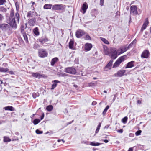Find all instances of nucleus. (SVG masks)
Here are the masks:
<instances>
[{
  "label": "nucleus",
  "instance_id": "1",
  "mask_svg": "<svg viewBox=\"0 0 151 151\" xmlns=\"http://www.w3.org/2000/svg\"><path fill=\"white\" fill-rule=\"evenodd\" d=\"M20 21V15L18 12H16L14 15V11L13 8L11 9L9 18L10 25L6 23L0 24V28L4 32H8L10 30L11 26L14 29L17 27V23L19 24Z\"/></svg>",
  "mask_w": 151,
  "mask_h": 151
},
{
  "label": "nucleus",
  "instance_id": "2",
  "mask_svg": "<svg viewBox=\"0 0 151 151\" xmlns=\"http://www.w3.org/2000/svg\"><path fill=\"white\" fill-rule=\"evenodd\" d=\"M118 50H117L115 48H111L109 55L113 59H115L117 57V55H119Z\"/></svg>",
  "mask_w": 151,
  "mask_h": 151
},
{
  "label": "nucleus",
  "instance_id": "3",
  "mask_svg": "<svg viewBox=\"0 0 151 151\" xmlns=\"http://www.w3.org/2000/svg\"><path fill=\"white\" fill-rule=\"evenodd\" d=\"M126 55H123L120 57L114 64L113 68H116L118 67L120 64L124 60Z\"/></svg>",
  "mask_w": 151,
  "mask_h": 151
},
{
  "label": "nucleus",
  "instance_id": "4",
  "mask_svg": "<svg viewBox=\"0 0 151 151\" xmlns=\"http://www.w3.org/2000/svg\"><path fill=\"white\" fill-rule=\"evenodd\" d=\"M64 72L72 74H75L76 73V69L73 67L66 68L64 69Z\"/></svg>",
  "mask_w": 151,
  "mask_h": 151
},
{
  "label": "nucleus",
  "instance_id": "5",
  "mask_svg": "<svg viewBox=\"0 0 151 151\" xmlns=\"http://www.w3.org/2000/svg\"><path fill=\"white\" fill-rule=\"evenodd\" d=\"M38 55L40 57L45 58L47 56L48 53L45 49H40L38 50Z\"/></svg>",
  "mask_w": 151,
  "mask_h": 151
},
{
  "label": "nucleus",
  "instance_id": "6",
  "mask_svg": "<svg viewBox=\"0 0 151 151\" xmlns=\"http://www.w3.org/2000/svg\"><path fill=\"white\" fill-rule=\"evenodd\" d=\"M65 7V6L62 4H57L53 5L52 7V10H63Z\"/></svg>",
  "mask_w": 151,
  "mask_h": 151
},
{
  "label": "nucleus",
  "instance_id": "7",
  "mask_svg": "<svg viewBox=\"0 0 151 151\" xmlns=\"http://www.w3.org/2000/svg\"><path fill=\"white\" fill-rule=\"evenodd\" d=\"M137 9V7L136 5H133L131 6L130 8V14L135 15L138 14Z\"/></svg>",
  "mask_w": 151,
  "mask_h": 151
},
{
  "label": "nucleus",
  "instance_id": "8",
  "mask_svg": "<svg viewBox=\"0 0 151 151\" xmlns=\"http://www.w3.org/2000/svg\"><path fill=\"white\" fill-rule=\"evenodd\" d=\"M49 40L48 39L46 35L42 36L39 38L37 40L40 42L41 45H43L44 43L47 42Z\"/></svg>",
  "mask_w": 151,
  "mask_h": 151
},
{
  "label": "nucleus",
  "instance_id": "9",
  "mask_svg": "<svg viewBox=\"0 0 151 151\" xmlns=\"http://www.w3.org/2000/svg\"><path fill=\"white\" fill-rule=\"evenodd\" d=\"M86 34L85 32L83 30L78 29L76 32V35L78 38H80Z\"/></svg>",
  "mask_w": 151,
  "mask_h": 151
},
{
  "label": "nucleus",
  "instance_id": "10",
  "mask_svg": "<svg viewBox=\"0 0 151 151\" xmlns=\"http://www.w3.org/2000/svg\"><path fill=\"white\" fill-rule=\"evenodd\" d=\"M150 53L147 50H145L142 52L141 55V57L143 58H147L149 56Z\"/></svg>",
  "mask_w": 151,
  "mask_h": 151
},
{
  "label": "nucleus",
  "instance_id": "11",
  "mask_svg": "<svg viewBox=\"0 0 151 151\" xmlns=\"http://www.w3.org/2000/svg\"><path fill=\"white\" fill-rule=\"evenodd\" d=\"M32 76L34 77L37 78L39 79L42 78H45L46 76L45 74L37 73H32Z\"/></svg>",
  "mask_w": 151,
  "mask_h": 151
},
{
  "label": "nucleus",
  "instance_id": "12",
  "mask_svg": "<svg viewBox=\"0 0 151 151\" xmlns=\"http://www.w3.org/2000/svg\"><path fill=\"white\" fill-rule=\"evenodd\" d=\"M128 49L127 47H126V46H124L121 47L120 49H118L119 55L126 52Z\"/></svg>",
  "mask_w": 151,
  "mask_h": 151
},
{
  "label": "nucleus",
  "instance_id": "13",
  "mask_svg": "<svg viewBox=\"0 0 151 151\" xmlns=\"http://www.w3.org/2000/svg\"><path fill=\"white\" fill-rule=\"evenodd\" d=\"M148 24L149 22L148 20V18H147L145 21L144 22L142 25L140 31L142 32L145 29Z\"/></svg>",
  "mask_w": 151,
  "mask_h": 151
},
{
  "label": "nucleus",
  "instance_id": "14",
  "mask_svg": "<svg viewBox=\"0 0 151 151\" xmlns=\"http://www.w3.org/2000/svg\"><path fill=\"white\" fill-rule=\"evenodd\" d=\"M60 81L57 80H54L52 81L53 84L52 85V87L51 90H52L54 89L56 87L57 85V83H60Z\"/></svg>",
  "mask_w": 151,
  "mask_h": 151
},
{
  "label": "nucleus",
  "instance_id": "15",
  "mask_svg": "<svg viewBox=\"0 0 151 151\" xmlns=\"http://www.w3.org/2000/svg\"><path fill=\"white\" fill-rule=\"evenodd\" d=\"M27 27V23L25 24H22L20 27V31L21 34L25 33L26 32L24 31V29Z\"/></svg>",
  "mask_w": 151,
  "mask_h": 151
},
{
  "label": "nucleus",
  "instance_id": "16",
  "mask_svg": "<svg viewBox=\"0 0 151 151\" xmlns=\"http://www.w3.org/2000/svg\"><path fill=\"white\" fill-rule=\"evenodd\" d=\"M92 47V45L89 43H86L85 45V49L86 51H89Z\"/></svg>",
  "mask_w": 151,
  "mask_h": 151
},
{
  "label": "nucleus",
  "instance_id": "17",
  "mask_svg": "<svg viewBox=\"0 0 151 151\" xmlns=\"http://www.w3.org/2000/svg\"><path fill=\"white\" fill-rule=\"evenodd\" d=\"M126 72V70H121L117 72L116 73L118 77H121L124 75V73Z\"/></svg>",
  "mask_w": 151,
  "mask_h": 151
},
{
  "label": "nucleus",
  "instance_id": "18",
  "mask_svg": "<svg viewBox=\"0 0 151 151\" xmlns=\"http://www.w3.org/2000/svg\"><path fill=\"white\" fill-rule=\"evenodd\" d=\"M135 62L133 61H132L131 62L128 63L125 67V68H131L134 66V63Z\"/></svg>",
  "mask_w": 151,
  "mask_h": 151
},
{
  "label": "nucleus",
  "instance_id": "19",
  "mask_svg": "<svg viewBox=\"0 0 151 151\" xmlns=\"http://www.w3.org/2000/svg\"><path fill=\"white\" fill-rule=\"evenodd\" d=\"M36 22V19L35 18H32L29 19L28 22L31 26H33Z\"/></svg>",
  "mask_w": 151,
  "mask_h": 151
},
{
  "label": "nucleus",
  "instance_id": "20",
  "mask_svg": "<svg viewBox=\"0 0 151 151\" xmlns=\"http://www.w3.org/2000/svg\"><path fill=\"white\" fill-rule=\"evenodd\" d=\"M88 7V6L86 3L85 2L83 4L82 6L81 7V9L83 11V14L86 12Z\"/></svg>",
  "mask_w": 151,
  "mask_h": 151
},
{
  "label": "nucleus",
  "instance_id": "21",
  "mask_svg": "<svg viewBox=\"0 0 151 151\" xmlns=\"http://www.w3.org/2000/svg\"><path fill=\"white\" fill-rule=\"evenodd\" d=\"M36 14V12H35L29 11L27 13V17H32L34 16Z\"/></svg>",
  "mask_w": 151,
  "mask_h": 151
},
{
  "label": "nucleus",
  "instance_id": "22",
  "mask_svg": "<svg viewBox=\"0 0 151 151\" xmlns=\"http://www.w3.org/2000/svg\"><path fill=\"white\" fill-rule=\"evenodd\" d=\"M113 62V60H111L107 64V65L105 66V69H111V67L112 64Z\"/></svg>",
  "mask_w": 151,
  "mask_h": 151
},
{
  "label": "nucleus",
  "instance_id": "23",
  "mask_svg": "<svg viewBox=\"0 0 151 151\" xmlns=\"http://www.w3.org/2000/svg\"><path fill=\"white\" fill-rule=\"evenodd\" d=\"M59 60L58 58L57 57H55L53 58L51 61V65L53 66Z\"/></svg>",
  "mask_w": 151,
  "mask_h": 151
},
{
  "label": "nucleus",
  "instance_id": "24",
  "mask_svg": "<svg viewBox=\"0 0 151 151\" xmlns=\"http://www.w3.org/2000/svg\"><path fill=\"white\" fill-rule=\"evenodd\" d=\"M5 110H9L11 111H14L15 109L12 106H8L4 108Z\"/></svg>",
  "mask_w": 151,
  "mask_h": 151
},
{
  "label": "nucleus",
  "instance_id": "25",
  "mask_svg": "<svg viewBox=\"0 0 151 151\" xmlns=\"http://www.w3.org/2000/svg\"><path fill=\"white\" fill-rule=\"evenodd\" d=\"M33 32L35 35L37 36H38L40 34L39 29L38 27H36L33 29Z\"/></svg>",
  "mask_w": 151,
  "mask_h": 151
},
{
  "label": "nucleus",
  "instance_id": "26",
  "mask_svg": "<svg viewBox=\"0 0 151 151\" xmlns=\"http://www.w3.org/2000/svg\"><path fill=\"white\" fill-rule=\"evenodd\" d=\"M53 5L51 4H45L43 6V8L46 9H51Z\"/></svg>",
  "mask_w": 151,
  "mask_h": 151
},
{
  "label": "nucleus",
  "instance_id": "27",
  "mask_svg": "<svg viewBox=\"0 0 151 151\" xmlns=\"http://www.w3.org/2000/svg\"><path fill=\"white\" fill-rule=\"evenodd\" d=\"M23 36V37L24 38V40L26 42V43H28L29 42V41L28 39V37H27V34L26 32L22 33V34Z\"/></svg>",
  "mask_w": 151,
  "mask_h": 151
},
{
  "label": "nucleus",
  "instance_id": "28",
  "mask_svg": "<svg viewBox=\"0 0 151 151\" xmlns=\"http://www.w3.org/2000/svg\"><path fill=\"white\" fill-rule=\"evenodd\" d=\"M101 144H102V143L95 142H90V145L93 146H98L99 145H100Z\"/></svg>",
  "mask_w": 151,
  "mask_h": 151
},
{
  "label": "nucleus",
  "instance_id": "29",
  "mask_svg": "<svg viewBox=\"0 0 151 151\" xmlns=\"http://www.w3.org/2000/svg\"><path fill=\"white\" fill-rule=\"evenodd\" d=\"M4 142H7L11 141V139L8 137L4 136Z\"/></svg>",
  "mask_w": 151,
  "mask_h": 151
},
{
  "label": "nucleus",
  "instance_id": "30",
  "mask_svg": "<svg viewBox=\"0 0 151 151\" xmlns=\"http://www.w3.org/2000/svg\"><path fill=\"white\" fill-rule=\"evenodd\" d=\"M73 44L74 41L73 40H71L69 43V48L71 49H73Z\"/></svg>",
  "mask_w": 151,
  "mask_h": 151
},
{
  "label": "nucleus",
  "instance_id": "31",
  "mask_svg": "<svg viewBox=\"0 0 151 151\" xmlns=\"http://www.w3.org/2000/svg\"><path fill=\"white\" fill-rule=\"evenodd\" d=\"M85 36L84 37L85 40H91V38L88 33H86Z\"/></svg>",
  "mask_w": 151,
  "mask_h": 151
},
{
  "label": "nucleus",
  "instance_id": "32",
  "mask_svg": "<svg viewBox=\"0 0 151 151\" xmlns=\"http://www.w3.org/2000/svg\"><path fill=\"white\" fill-rule=\"evenodd\" d=\"M53 108V106L52 105H49L47 106L46 107V109L49 111H52Z\"/></svg>",
  "mask_w": 151,
  "mask_h": 151
},
{
  "label": "nucleus",
  "instance_id": "33",
  "mask_svg": "<svg viewBox=\"0 0 151 151\" xmlns=\"http://www.w3.org/2000/svg\"><path fill=\"white\" fill-rule=\"evenodd\" d=\"M104 54L105 55H109L110 54L109 52L108 49V48L106 47H104Z\"/></svg>",
  "mask_w": 151,
  "mask_h": 151
},
{
  "label": "nucleus",
  "instance_id": "34",
  "mask_svg": "<svg viewBox=\"0 0 151 151\" xmlns=\"http://www.w3.org/2000/svg\"><path fill=\"white\" fill-rule=\"evenodd\" d=\"M8 70L7 68H4L0 67V72H6L8 71Z\"/></svg>",
  "mask_w": 151,
  "mask_h": 151
},
{
  "label": "nucleus",
  "instance_id": "35",
  "mask_svg": "<svg viewBox=\"0 0 151 151\" xmlns=\"http://www.w3.org/2000/svg\"><path fill=\"white\" fill-rule=\"evenodd\" d=\"M40 122V120L38 119H35L33 122L34 125H36L37 124Z\"/></svg>",
  "mask_w": 151,
  "mask_h": 151
},
{
  "label": "nucleus",
  "instance_id": "36",
  "mask_svg": "<svg viewBox=\"0 0 151 151\" xmlns=\"http://www.w3.org/2000/svg\"><path fill=\"white\" fill-rule=\"evenodd\" d=\"M101 40L104 42L105 44L108 45L109 44V41L106 39L104 38L101 37Z\"/></svg>",
  "mask_w": 151,
  "mask_h": 151
},
{
  "label": "nucleus",
  "instance_id": "37",
  "mask_svg": "<svg viewBox=\"0 0 151 151\" xmlns=\"http://www.w3.org/2000/svg\"><path fill=\"white\" fill-rule=\"evenodd\" d=\"M109 106H108V105L106 107V108H105L104 111L103 112L102 114L103 115H104L106 114L107 110L109 109Z\"/></svg>",
  "mask_w": 151,
  "mask_h": 151
},
{
  "label": "nucleus",
  "instance_id": "38",
  "mask_svg": "<svg viewBox=\"0 0 151 151\" xmlns=\"http://www.w3.org/2000/svg\"><path fill=\"white\" fill-rule=\"evenodd\" d=\"M39 93L37 92L36 93H32V96L34 98H36L37 97L39 96Z\"/></svg>",
  "mask_w": 151,
  "mask_h": 151
},
{
  "label": "nucleus",
  "instance_id": "39",
  "mask_svg": "<svg viewBox=\"0 0 151 151\" xmlns=\"http://www.w3.org/2000/svg\"><path fill=\"white\" fill-rule=\"evenodd\" d=\"M101 126V123H100L99 124L98 126H97V128L96 129V131H95L96 133H97L98 132L99 130L100 129Z\"/></svg>",
  "mask_w": 151,
  "mask_h": 151
},
{
  "label": "nucleus",
  "instance_id": "40",
  "mask_svg": "<svg viewBox=\"0 0 151 151\" xmlns=\"http://www.w3.org/2000/svg\"><path fill=\"white\" fill-rule=\"evenodd\" d=\"M40 45L37 43H35L33 46V48L34 49H37L40 47Z\"/></svg>",
  "mask_w": 151,
  "mask_h": 151
},
{
  "label": "nucleus",
  "instance_id": "41",
  "mask_svg": "<svg viewBox=\"0 0 151 151\" xmlns=\"http://www.w3.org/2000/svg\"><path fill=\"white\" fill-rule=\"evenodd\" d=\"M127 116H125L122 119V122L124 123L125 124L127 122Z\"/></svg>",
  "mask_w": 151,
  "mask_h": 151
},
{
  "label": "nucleus",
  "instance_id": "42",
  "mask_svg": "<svg viewBox=\"0 0 151 151\" xmlns=\"http://www.w3.org/2000/svg\"><path fill=\"white\" fill-rule=\"evenodd\" d=\"M0 11L4 12H6L7 11V9L3 7H0Z\"/></svg>",
  "mask_w": 151,
  "mask_h": 151
},
{
  "label": "nucleus",
  "instance_id": "43",
  "mask_svg": "<svg viewBox=\"0 0 151 151\" xmlns=\"http://www.w3.org/2000/svg\"><path fill=\"white\" fill-rule=\"evenodd\" d=\"M141 132L142 131L141 130H138L135 132V135L136 136L139 135L141 134Z\"/></svg>",
  "mask_w": 151,
  "mask_h": 151
},
{
  "label": "nucleus",
  "instance_id": "44",
  "mask_svg": "<svg viewBox=\"0 0 151 151\" xmlns=\"http://www.w3.org/2000/svg\"><path fill=\"white\" fill-rule=\"evenodd\" d=\"M36 133L38 134H40L43 133V132L42 131H40L38 129L36 130L35 131Z\"/></svg>",
  "mask_w": 151,
  "mask_h": 151
},
{
  "label": "nucleus",
  "instance_id": "45",
  "mask_svg": "<svg viewBox=\"0 0 151 151\" xmlns=\"http://www.w3.org/2000/svg\"><path fill=\"white\" fill-rule=\"evenodd\" d=\"M15 5L16 10H17V11H18L19 10V5L18 2H16L15 3Z\"/></svg>",
  "mask_w": 151,
  "mask_h": 151
},
{
  "label": "nucleus",
  "instance_id": "46",
  "mask_svg": "<svg viewBox=\"0 0 151 151\" xmlns=\"http://www.w3.org/2000/svg\"><path fill=\"white\" fill-rule=\"evenodd\" d=\"M6 2V0H0V5L4 4Z\"/></svg>",
  "mask_w": 151,
  "mask_h": 151
},
{
  "label": "nucleus",
  "instance_id": "47",
  "mask_svg": "<svg viewBox=\"0 0 151 151\" xmlns=\"http://www.w3.org/2000/svg\"><path fill=\"white\" fill-rule=\"evenodd\" d=\"M88 85L89 86H95V83L92 82L89 83Z\"/></svg>",
  "mask_w": 151,
  "mask_h": 151
},
{
  "label": "nucleus",
  "instance_id": "48",
  "mask_svg": "<svg viewBox=\"0 0 151 151\" xmlns=\"http://www.w3.org/2000/svg\"><path fill=\"white\" fill-rule=\"evenodd\" d=\"M18 40L20 43H23L24 41L21 38H18Z\"/></svg>",
  "mask_w": 151,
  "mask_h": 151
},
{
  "label": "nucleus",
  "instance_id": "49",
  "mask_svg": "<svg viewBox=\"0 0 151 151\" xmlns=\"http://www.w3.org/2000/svg\"><path fill=\"white\" fill-rule=\"evenodd\" d=\"M133 44L131 42L130 44H129V45L127 47L128 49L130 48L132 46Z\"/></svg>",
  "mask_w": 151,
  "mask_h": 151
},
{
  "label": "nucleus",
  "instance_id": "50",
  "mask_svg": "<svg viewBox=\"0 0 151 151\" xmlns=\"http://www.w3.org/2000/svg\"><path fill=\"white\" fill-rule=\"evenodd\" d=\"M44 114L43 113L42 114L40 117V120H42L44 119Z\"/></svg>",
  "mask_w": 151,
  "mask_h": 151
},
{
  "label": "nucleus",
  "instance_id": "51",
  "mask_svg": "<svg viewBox=\"0 0 151 151\" xmlns=\"http://www.w3.org/2000/svg\"><path fill=\"white\" fill-rule=\"evenodd\" d=\"M123 132V130L122 129H119V130H118L117 131V132H118L121 133H122Z\"/></svg>",
  "mask_w": 151,
  "mask_h": 151
},
{
  "label": "nucleus",
  "instance_id": "52",
  "mask_svg": "<svg viewBox=\"0 0 151 151\" xmlns=\"http://www.w3.org/2000/svg\"><path fill=\"white\" fill-rule=\"evenodd\" d=\"M134 136V134L133 133H130L129 134V136L131 137H133Z\"/></svg>",
  "mask_w": 151,
  "mask_h": 151
},
{
  "label": "nucleus",
  "instance_id": "53",
  "mask_svg": "<svg viewBox=\"0 0 151 151\" xmlns=\"http://www.w3.org/2000/svg\"><path fill=\"white\" fill-rule=\"evenodd\" d=\"M104 1V0H100V5L101 6L103 5Z\"/></svg>",
  "mask_w": 151,
  "mask_h": 151
},
{
  "label": "nucleus",
  "instance_id": "54",
  "mask_svg": "<svg viewBox=\"0 0 151 151\" xmlns=\"http://www.w3.org/2000/svg\"><path fill=\"white\" fill-rule=\"evenodd\" d=\"M97 104V102L95 101H93L92 103V105L94 106L96 105Z\"/></svg>",
  "mask_w": 151,
  "mask_h": 151
},
{
  "label": "nucleus",
  "instance_id": "55",
  "mask_svg": "<svg viewBox=\"0 0 151 151\" xmlns=\"http://www.w3.org/2000/svg\"><path fill=\"white\" fill-rule=\"evenodd\" d=\"M3 17L2 15L0 14V21H2Z\"/></svg>",
  "mask_w": 151,
  "mask_h": 151
},
{
  "label": "nucleus",
  "instance_id": "56",
  "mask_svg": "<svg viewBox=\"0 0 151 151\" xmlns=\"http://www.w3.org/2000/svg\"><path fill=\"white\" fill-rule=\"evenodd\" d=\"M61 141H62L63 143H64L65 142V141L63 139H58L57 140V141L58 142H59Z\"/></svg>",
  "mask_w": 151,
  "mask_h": 151
},
{
  "label": "nucleus",
  "instance_id": "57",
  "mask_svg": "<svg viewBox=\"0 0 151 151\" xmlns=\"http://www.w3.org/2000/svg\"><path fill=\"white\" fill-rule=\"evenodd\" d=\"M62 74L63 76H67L68 75V74L64 73H62Z\"/></svg>",
  "mask_w": 151,
  "mask_h": 151
},
{
  "label": "nucleus",
  "instance_id": "58",
  "mask_svg": "<svg viewBox=\"0 0 151 151\" xmlns=\"http://www.w3.org/2000/svg\"><path fill=\"white\" fill-rule=\"evenodd\" d=\"M141 101H140V100H138L137 101V103L138 104H141Z\"/></svg>",
  "mask_w": 151,
  "mask_h": 151
},
{
  "label": "nucleus",
  "instance_id": "59",
  "mask_svg": "<svg viewBox=\"0 0 151 151\" xmlns=\"http://www.w3.org/2000/svg\"><path fill=\"white\" fill-rule=\"evenodd\" d=\"M128 151H133V148L131 147L129 148Z\"/></svg>",
  "mask_w": 151,
  "mask_h": 151
},
{
  "label": "nucleus",
  "instance_id": "60",
  "mask_svg": "<svg viewBox=\"0 0 151 151\" xmlns=\"http://www.w3.org/2000/svg\"><path fill=\"white\" fill-rule=\"evenodd\" d=\"M136 40L135 39L132 42V43L133 44L134 43H135L136 42Z\"/></svg>",
  "mask_w": 151,
  "mask_h": 151
},
{
  "label": "nucleus",
  "instance_id": "61",
  "mask_svg": "<svg viewBox=\"0 0 151 151\" xmlns=\"http://www.w3.org/2000/svg\"><path fill=\"white\" fill-rule=\"evenodd\" d=\"M105 143H107L109 141L107 139H104L103 140Z\"/></svg>",
  "mask_w": 151,
  "mask_h": 151
},
{
  "label": "nucleus",
  "instance_id": "62",
  "mask_svg": "<svg viewBox=\"0 0 151 151\" xmlns=\"http://www.w3.org/2000/svg\"><path fill=\"white\" fill-rule=\"evenodd\" d=\"M9 73L10 74H12V75L14 74V72H13V71H10L9 72Z\"/></svg>",
  "mask_w": 151,
  "mask_h": 151
},
{
  "label": "nucleus",
  "instance_id": "63",
  "mask_svg": "<svg viewBox=\"0 0 151 151\" xmlns=\"http://www.w3.org/2000/svg\"><path fill=\"white\" fill-rule=\"evenodd\" d=\"M109 125H106L104 127L105 128H106L107 129H108V127H109Z\"/></svg>",
  "mask_w": 151,
  "mask_h": 151
},
{
  "label": "nucleus",
  "instance_id": "64",
  "mask_svg": "<svg viewBox=\"0 0 151 151\" xmlns=\"http://www.w3.org/2000/svg\"><path fill=\"white\" fill-rule=\"evenodd\" d=\"M73 120H72V121H71V122H68V123H67V124L68 125V124H70L72 122H73Z\"/></svg>",
  "mask_w": 151,
  "mask_h": 151
}]
</instances>
